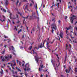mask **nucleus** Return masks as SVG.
Instances as JSON below:
<instances>
[{"label": "nucleus", "mask_w": 77, "mask_h": 77, "mask_svg": "<svg viewBox=\"0 0 77 77\" xmlns=\"http://www.w3.org/2000/svg\"><path fill=\"white\" fill-rule=\"evenodd\" d=\"M54 30L53 29H52V30L51 31V32L52 33H53V32H54Z\"/></svg>", "instance_id": "35"}, {"label": "nucleus", "mask_w": 77, "mask_h": 77, "mask_svg": "<svg viewBox=\"0 0 77 77\" xmlns=\"http://www.w3.org/2000/svg\"><path fill=\"white\" fill-rule=\"evenodd\" d=\"M21 43L22 44H23V42L22 41H20Z\"/></svg>", "instance_id": "62"}, {"label": "nucleus", "mask_w": 77, "mask_h": 77, "mask_svg": "<svg viewBox=\"0 0 77 77\" xmlns=\"http://www.w3.org/2000/svg\"><path fill=\"white\" fill-rule=\"evenodd\" d=\"M68 47V45H67V44H66V48H67Z\"/></svg>", "instance_id": "55"}, {"label": "nucleus", "mask_w": 77, "mask_h": 77, "mask_svg": "<svg viewBox=\"0 0 77 77\" xmlns=\"http://www.w3.org/2000/svg\"><path fill=\"white\" fill-rule=\"evenodd\" d=\"M42 42L41 43L40 45L38 46V48H42V47H43V46H42Z\"/></svg>", "instance_id": "7"}, {"label": "nucleus", "mask_w": 77, "mask_h": 77, "mask_svg": "<svg viewBox=\"0 0 77 77\" xmlns=\"http://www.w3.org/2000/svg\"><path fill=\"white\" fill-rule=\"evenodd\" d=\"M16 10L17 11V14H19V15L20 14V12L18 11V8H16Z\"/></svg>", "instance_id": "12"}, {"label": "nucleus", "mask_w": 77, "mask_h": 77, "mask_svg": "<svg viewBox=\"0 0 77 77\" xmlns=\"http://www.w3.org/2000/svg\"><path fill=\"white\" fill-rule=\"evenodd\" d=\"M66 29H67V30H69V28H67V27H66Z\"/></svg>", "instance_id": "64"}, {"label": "nucleus", "mask_w": 77, "mask_h": 77, "mask_svg": "<svg viewBox=\"0 0 77 77\" xmlns=\"http://www.w3.org/2000/svg\"><path fill=\"white\" fill-rule=\"evenodd\" d=\"M20 49H22L23 48V47H22V46H21L20 47Z\"/></svg>", "instance_id": "61"}, {"label": "nucleus", "mask_w": 77, "mask_h": 77, "mask_svg": "<svg viewBox=\"0 0 77 77\" xmlns=\"http://www.w3.org/2000/svg\"><path fill=\"white\" fill-rule=\"evenodd\" d=\"M14 30H17V27L15 26H14Z\"/></svg>", "instance_id": "28"}, {"label": "nucleus", "mask_w": 77, "mask_h": 77, "mask_svg": "<svg viewBox=\"0 0 77 77\" xmlns=\"http://www.w3.org/2000/svg\"><path fill=\"white\" fill-rule=\"evenodd\" d=\"M5 60H5V59L3 58L2 60V61L3 62L4 61H5Z\"/></svg>", "instance_id": "43"}, {"label": "nucleus", "mask_w": 77, "mask_h": 77, "mask_svg": "<svg viewBox=\"0 0 77 77\" xmlns=\"http://www.w3.org/2000/svg\"><path fill=\"white\" fill-rule=\"evenodd\" d=\"M49 42H47L46 43V47L48 45V44H49Z\"/></svg>", "instance_id": "31"}, {"label": "nucleus", "mask_w": 77, "mask_h": 77, "mask_svg": "<svg viewBox=\"0 0 77 77\" xmlns=\"http://www.w3.org/2000/svg\"><path fill=\"white\" fill-rule=\"evenodd\" d=\"M0 73L1 74H3V71L2 70V71H1Z\"/></svg>", "instance_id": "33"}, {"label": "nucleus", "mask_w": 77, "mask_h": 77, "mask_svg": "<svg viewBox=\"0 0 77 77\" xmlns=\"http://www.w3.org/2000/svg\"><path fill=\"white\" fill-rule=\"evenodd\" d=\"M69 45L70 47V48H71V45L70 44H69Z\"/></svg>", "instance_id": "59"}, {"label": "nucleus", "mask_w": 77, "mask_h": 77, "mask_svg": "<svg viewBox=\"0 0 77 77\" xmlns=\"http://www.w3.org/2000/svg\"><path fill=\"white\" fill-rule=\"evenodd\" d=\"M35 9H38V7H37V4H35Z\"/></svg>", "instance_id": "21"}, {"label": "nucleus", "mask_w": 77, "mask_h": 77, "mask_svg": "<svg viewBox=\"0 0 77 77\" xmlns=\"http://www.w3.org/2000/svg\"><path fill=\"white\" fill-rule=\"evenodd\" d=\"M71 23L72 24H73V23H74V20H72L71 21Z\"/></svg>", "instance_id": "26"}, {"label": "nucleus", "mask_w": 77, "mask_h": 77, "mask_svg": "<svg viewBox=\"0 0 77 77\" xmlns=\"http://www.w3.org/2000/svg\"><path fill=\"white\" fill-rule=\"evenodd\" d=\"M7 47V46L6 45H5L4 46V47H5V48H6V47Z\"/></svg>", "instance_id": "51"}, {"label": "nucleus", "mask_w": 77, "mask_h": 77, "mask_svg": "<svg viewBox=\"0 0 77 77\" xmlns=\"http://www.w3.org/2000/svg\"><path fill=\"white\" fill-rule=\"evenodd\" d=\"M11 15H12V14H10V19H11V18H12V17H11Z\"/></svg>", "instance_id": "41"}, {"label": "nucleus", "mask_w": 77, "mask_h": 77, "mask_svg": "<svg viewBox=\"0 0 77 77\" xmlns=\"http://www.w3.org/2000/svg\"><path fill=\"white\" fill-rule=\"evenodd\" d=\"M53 62L55 63V62H56V61L55 60L53 61V60H51V62L52 63H53Z\"/></svg>", "instance_id": "17"}, {"label": "nucleus", "mask_w": 77, "mask_h": 77, "mask_svg": "<svg viewBox=\"0 0 77 77\" xmlns=\"http://www.w3.org/2000/svg\"><path fill=\"white\" fill-rule=\"evenodd\" d=\"M4 38H8V37L7 36H6L5 35H4Z\"/></svg>", "instance_id": "45"}, {"label": "nucleus", "mask_w": 77, "mask_h": 77, "mask_svg": "<svg viewBox=\"0 0 77 77\" xmlns=\"http://www.w3.org/2000/svg\"><path fill=\"white\" fill-rule=\"evenodd\" d=\"M29 70H30V68H28L27 69L26 71H29Z\"/></svg>", "instance_id": "34"}, {"label": "nucleus", "mask_w": 77, "mask_h": 77, "mask_svg": "<svg viewBox=\"0 0 77 77\" xmlns=\"http://www.w3.org/2000/svg\"><path fill=\"white\" fill-rule=\"evenodd\" d=\"M25 22V19H23V24H25V23H24Z\"/></svg>", "instance_id": "32"}, {"label": "nucleus", "mask_w": 77, "mask_h": 77, "mask_svg": "<svg viewBox=\"0 0 77 77\" xmlns=\"http://www.w3.org/2000/svg\"><path fill=\"white\" fill-rule=\"evenodd\" d=\"M2 17L4 19V20H6V19H5V17L4 16H2Z\"/></svg>", "instance_id": "44"}, {"label": "nucleus", "mask_w": 77, "mask_h": 77, "mask_svg": "<svg viewBox=\"0 0 77 77\" xmlns=\"http://www.w3.org/2000/svg\"><path fill=\"white\" fill-rule=\"evenodd\" d=\"M16 16H17V18H18V15L17 14H16Z\"/></svg>", "instance_id": "52"}, {"label": "nucleus", "mask_w": 77, "mask_h": 77, "mask_svg": "<svg viewBox=\"0 0 77 77\" xmlns=\"http://www.w3.org/2000/svg\"><path fill=\"white\" fill-rule=\"evenodd\" d=\"M13 77H19V76H15L14 75H13Z\"/></svg>", "instance_id": "29"}, {"label": "nucleus", "mask_w": 77, "mask_h": 77, "mask_svg": "<svg viewBox=\"0 0 77 77\" xmlns=\"http://www.w3.org/2000/svg\"><path fill=\"white\" fill-rule=\"evenodd\" d=\"M13 73L14 74H17V72H15V73H14V71H13Z\"/></svg>", "instance_id": "56"}, {"label": "nucleus", "mask_w": 77, "mask_h": 77, "mask_svg": "<svg viewBox=\"0 0 77 77\" xmlns=\"http://www.w3.org/2000/svg\"><path fill=\"white\" fill-rule=\"evenodd\" d=\"M66 60H65L64 61V63H66Z\"/></svg>", "instance_id": "46"}, {"label": "nucleus", "mask_w": 77, "mask_h": 77, "mask_svg": "<svg viewBox=\"0 0 77 77\" xmlns=\"http://www.w3.org/2000/svg\"><path fill=\"white\" fill-rule=\"evenodd\" d=\"M24 38V35H22V39H23Z\"/></svg>", "instance_id": "37"}, {"label": "nucleus", "mask_w": 77, "mask_h": 77, "mask_svg": "<svg viewBox=\"0 0 77 77\" xmlns=\"http://www.w3.org/2000/svg\"><path fill=\"white\" fill-rule=\"evenodd\" d=\"M5 2V3L6 5H8V4L9 3L8 2V1L7 0H6Z\"/></svg>", "instance_id": "10"}, {"label": "nucleus", "mask_w": 77, "mask_h": 77, "mask_svg": "<svg viewBox=\"0 0 77 77\" xmlns=\"http://www.w3.org/2000/svg\"><path fill=\"white\" fill-rule=\"evenodd\" d=\"M55 20L56 18H55V17H54L52 19V21H55Z\"/></svg>", "instance_id": "15"}, {"label": "nucleus", "mask_w": 77, "mask_h": 77, "mask_svg": "<svg viewBox=\"0 0 77 77\" xmlns=\"http://www.w3.org/2000/svg\"><path fill=\"white\" fill-rule=\"evenodd\" d=\"M29 17V15L28 16L26 17H23V18L27 19Z\"/></svg>", "instance_id": "16"}, {"label": "nucleus", "mask_w": 77, "mask_h": 77, "mask_svg": "<svg viewBox=\"0 0 77 77\" xmlns=\"http://www.w3.org/2000/svg\"><path fill=\"white\" fill-rule=\"evenodd\" d=\"M47 70V69L46 70H43V72H46Z\"/></svg>", "instance_id": "48"}, {"label": "nucleus", "mask_w": 77, "mask_h": 77, "mask_svg": "<svg viewBox=\"0 0 77 77\" xmlns=\"http://www.w3.org/2000/svg\"><path fill=\"white\" fill-rule=\"evenodd\" d=\"M11 48L12 50H13V51H14V47H13V46H11Z\"/></svg>", "instance_id": "18"}, {"label": "nucleus", "mask_w": 77, "mask_h": 77, "mask_svg": "<svg viewBox=\"0 0 77 77\" xmlns=\"http://www.w3.org/2000/svg\"><path fill=\"white\" fill-rule=\"evenodd\" d=\"M27 65H28V63H27L25 65V68H27Z\"/></svg>", "instance_id": "42"}, {"label": "nucleus", "mask_w": 77, "mask_h": 77, "mask_svg": "<svg viewBox=\"0 0 77 77\" xmlns=\"http://www.w3.org/2000/svg\"><path fill=\"white\" fill-rule=\"evenodd\" d=\"M16 68L17 69V70H18V71H20V69L18 68V67H16Z\"/></svg>", "instance_id": "22"}, {"label": "nucleus", "mask_w": 77, "mask_h": 77, "mask_svg": "<svg viewBox=\"0 0 77 77\" xmlns=\"http://www.w3.org/2000/svg\"><path fill=\"white\" fill-rule=\"evenodd\" d=\"M5 51V50L4 49V50L2 52V54H4Z\"/></svg>", "instance_id": "30"}, {"label": "nucleus", "mask_w": 77, "mask_h": 77, "mask_svg": "<svg viewBox=\"0 0 77 77\" xmlns=\"http://www.w3.org/2000/svg\"><path fill=\"white\" fill-rule=\"evenodd\" d=\"M42 69H41V67H39V69H38V70L39 71H40V72H41V70H42Z\"/></svg>", "instance_id": "19"}, {"label": "nucleus", "mask_w": 77, "mask_h": 77, "mask_svg": "<svg viewBox=\"0 0 77 77\" xmlns=\"http://www.w3.org/2000/svg\"><path fill=\"white\" fill-rule=\"evenodd\" d=\"M68 72V69H67L66 70V72Z\"/></svg>", "instance_id": "50"}, {"label": "nucleus", "mask_w": 77, "mask_h": 77, "mask_svg": "<svg viewBox=\"0 0 77 77\" xmlns=\"http://www.w3.org/2000/svg\"><path fill=\"white\" fill-rule=\"evenodd\" d=\"M61 77H65V76H63V75H61Z\"/></svg>", "instance_id": "63"}, {"label": "nucleus", "mask_w": 77, "mask_h": 77, "mask_svg": "<svg viewBox=\"0 0 77 77\" xmlns=\"http://www.w3.org/2000/svg\"><path fill=\"white\" fill-rule=\"evenodd\" d=\"M19 3V0H17V2L15 3L16 6H17L18 5V3Z\"/></svg>", "instance_id": "13"}, {"label": "nucleus", "mask_w": 77, "mask_h": 77, "mask_svg": "<svg viewBox=\"0 0 77 77\" xmlns=\"http://www.w3.org/2000/svg\"><path fill=\"white\" fill-rule=\"evenodd\" d=\"M23 64L22 65V66H24V64L25 63V62H24V61H23Z\"/></svg>", "instance_id": "14"}, {"label": "nucleus", "mask_w": 77, "mask_h": 77, "mask_svg": "<svg viewBox=\"0 0 77 77\" xmlns=\"http://www.w3.org/2000/svg\"><path fill=\"white\" fill-rule=\"evenodd\" d=\"M23 32V30H22V29H20V32Z\"/></svg>", "instance_id": "54"}, {"label": "nucleus", "mask_w": 77, "mask_h": 77, "mask_svg": "<svg viewBox=\"0 0 77 77\" xmlns=\"http://www.w3.org/2000/svg\"><path fill=\"white\" fill-rule=\"evenodd\" d=\"M69 29L71 30L72 29V27H71V26H70L69 27Z\"/></svg>", "instance_id": "25"}, {"label": "nucleus", "mask_w": 77, "mask_h": 77, "mask_svg": "<svg viewBox=\"0 0 77 77\" xmlns=\"http://www.w3.org/2000/svg\"><path fill=\"white\" fill-rule=\"evenodd\" d=\"M1 9L2 11H3V12H6V10L3 8H1Z\"/></svg>", "instance_id": "9"}, {"label": "nucleus", "mask_w": 77, "mask_h": 77, "mask_svg": "<svg viewBox=\"0 0 77 77\" xmlns=\"http://www.w3.org/2000/svg\"><path fill=\"white\" fill-rule=\"evenodd\" d=\"M35 28H32V31H33V32H35Z\"/></svg>", "instance_id": "36"}, {"label": "nucleus", "mask_w": 77, "mask_h": 77, "mask_svg": "<svg viewBox=\"0 0 77 77\" xmlns=\"http://www.w3.org/2000/svg\"><path fill=\"white\" fill-rule=\"evenodd\" d=\"M34 17V18H37V17H36V16L35 15V16Z\"/></svg>", "instance_id": "60"}, {"label": "nucleus", "mask_w": 77, "mask_h": 77, "mask_svg": "<svg viewBox=\"0 0 77 77\" xmlns=\"http://www.w3.org/2000/svg\"><path fill=\"white\" fill-rule=\"evenodd\" d=\"M75 72H77V68H75Z\"/></svg>", "instance_id": "39"}, {"label": "nucleus", "mask_w": 77, "mask_h": 77, "mask_svg": "<svg viewBox=\"0 0 77 77\" xmlns=\"http://www.w3.org/2000/svg\"><path fill=\"white\" fill-rule=\"evenodd\" d=\"M28 6L27 5H26L25 7V11L26 13H27V11H26V10H27V9L28 8Z\"/></svg>", "instance_id": "5"}, {"label": "nucleus", "mask_w": 77, "mask_h": 77, "mask_svg": "<svg viewBox=\"0 0 77 77\" xmlns=\"http://www.w3.org/2000/svg\"><path fill=\"white\" fill-rule=\"evenodd\" d=\"M35 61H36V62L37 63H39V62H38L39 60H38V59H41V57H40L39 58V57L38 56L36 57V56H35Z\"/></svg>", "instance_id": "3"}, {"label": "nucleus", "mask_w": 77, "mask_h": 77, "mask_svg": "<svg viewBox=\"0 0 77 77\" xmlns=\"http://www.w3.org/2000/svg\"><path fill=\"white\" fill-rule=\"evenodd\" d=\"M35 14H36V13H35V12H33L32 13V16H33V15H35Z\"/></svg>", "instance_id": "20"}, {"label": "nucleus", "mask_w": 77, "mask_h": 77, "mask_svg": "<svg viewBox=\"0 0 77 77\" xmlns=\"http://www.w3.org/2000/svg\"><path fill=\"white\" fill-rule=\"evenodd\" d=\"M40 66L41 68H44L45 67V66L43 65H42L41 64H40Z\"/></svg>", "instance_id": "8"}, {"label": "nucleus", "mask_w": 77, "mask_h": 77, "mask_svg": "<svg viewBox=\"0 0 77 77\" xmlns=\"http://www.w3.org/2000/svg\"><path fill=\"white\" fill-rule=\"evenodd\" d=\"M63 33L62 32H60V37H61V38H63V36H62L63 35Z\"/></svg>", "instance_id": "6"}, {"label": "nucleus", "mask_w": 77, "mask_h": 77, "mask_svg": "<svg viewBox=\"0 0 77 77\" xmlns=\"http://www.w3.org/2000/svg\"><path fill=\"white\" fill-rule=\"evenodd\" d=\"M51 26H53L51 27V29H54L55 30H56L57 29V26H56V25L55 23H53L51 24Z\"/></svg>", "instance_id": "2"}, {"label": "nucleus", "mask_w": 77, "mask_h": 77, "mask_svg": "<svg viewBox=\"0 0 77 77\" xmlns=\"http://www.w3.org/2000/svg\"><path fill=\"white\" fill-rule=\"evenodd\" d=\"M8 71H9V70L7 69L6 70V72H7V73H8Z\"/></svg>", "instance_id": "40"}, {"label": "nucleus", "mask_w": 77, "mask_h": 77, "mask_svg": "<svg viewBox=\"0 0 77 77\" xmlns=\"http://www.w3.org/2000/svg\"><path fill=\"white\" fill-rule=\"evenodd\" d=\"M37 28H38V29L39 31H40L41 30V29H40V27H39V26H38Z\"/></svg>", "instance_id": "23"}, {"label": "nucleus", "mask_w": 77, "mask_h": 77, "mask_svg": "<svg viewBox=\"0 0 77 77\" xmlns=\"http://www.w3.org/2000/svg\"><path fill=\"white\" fill-rule=\"evenodd\" d=\"M20 75H22V74H24V73H20Z\"/></svg>", "instance_id": "57"}, {"label": "nucleus", "mask_w": 77, "mask_h": 77, "mask_svg": "<svg viewBox=\"0 0 77 77\" xmlns=\"http://www.w3.org/2000/svg\"><path fill=\"white\" fill-rule=\"evenodd\" d=\"M12 66H16V63H15V60H14L12 61Z\"/></svg>", "instance_id": "4"}, {"label": "nucleus", "mask_w": 77, "mask_h": 77, "mask_svg": "<svg viewBox=\"0 0 77 77\" xmlns=\"http://www.w3.org/2000/svg\"><path fill=\"white\" fill-rule=\"evenodd\" d=\"M11 66L12 67L13 69H14V67H13V66L12 65V63H11Z\"/></svg>", "instance_id": "38"}, {"label": "nucleus", "mask_w": 77, "mask_h": 77, "mask_svg": "<svg viewBox=\"0 0 77 77\" xmlns=\"http://www.w3.org/2000/svg\"><path fill=\"white\" fill-rule=\"evenodd\" d=\"M30 6H32V3H30L29 5Z\"/></svg>", "instance_id": "53"}, {"label": "nucleus", "mask_w": 77, "mask_h": 77, "mask_svg": "<svg viewBox=\"0 0 77 77\" xmlns=\"http://www.w3.org/2000/svg\"><path fill=\"white\" fill-rule=\"evenodd\" d=\"M26 27L27 30H29V27H28L27 26Z\"/></svg>", "instance_id": "47"}, {"label": "nucleus", "mask_w": 77, "mask_h": 77, "mask_svg": "<svg viewBox=\"0 0 77 77\" xmlns=\"http://www.w3.org/2000/svg\"><path fill=\"white\" fill-rule=\"evenodd\" d=\"M58 23H59V24H60V23H61V21H60V20H59L58 21Z\"/></svg>", "instance_id": "24"}, {"label": "nucleus", "mask_w": 77, "mask_h": 77, "mask_svg": "<svg viewBox=\"0 0 77 77\" xmlns=\"http://www.w3.org/2000/svg\"><path fill=\"white\" fill-rule=\"evenodd\" d=\"M16 61H17V64H18V60H16Z\"/></svg>", "instance_id": "58"}, {"label": "nucleus", "mask_w": 77, "mask_h": 77, "mask_svg": "<svg viewBox=\"0 0 77 77\" xmlns=\"http://www.w3.org/2000/svg\"><path fill=\"white\" fill-rule=\"evenodd\" d=\"M68 18V16H66V17L65 18V20H66V19H67Z\"/></svg>", "instance_id": "49"}, {"label": "nucleus", "mask_w": 77, "mask_h": 77, "mask_svg": "<svg viewBox=\"0 0 77 77\" xmlns=\"http://www.w3.org/2000/svg\"><path fill=\"white\" fill-rule=\"evenodd\" d=\"M29 50H31L32 48V46H31L29 47Z\"/></svg>", "instance_id": "27"}, {"label": "nucleus", "mask_w": 77, "mask_h": 77, "mask_svg": "<svg viewBox=\"0 0 77 77\" xmlns=\"http://www.w3.org/2000/svg\"><path fill=\"white\" fill-rule=\"evenodd\" d=\"M12 54H11L10 56H9V55H8L7 56L6 55L5 57V58L7 60H9V58L10 59H12Z\"/></svg>", "instance_id": "1"}, {"label": "nucleus", "mask_w": 77, "mask_h": 77, "mask_svg": "<svg viewBox=\"0 0 77 77\" xmlns=\"http://www.w3.org/2000/svg\"><path fill=\"white\" fill-rule=\"evenodd\" d=\"M71 70V67H69V71L68 72V73H69V72H70V71Z\"/></svg>", "instance_id": "11"}]
</instances>
